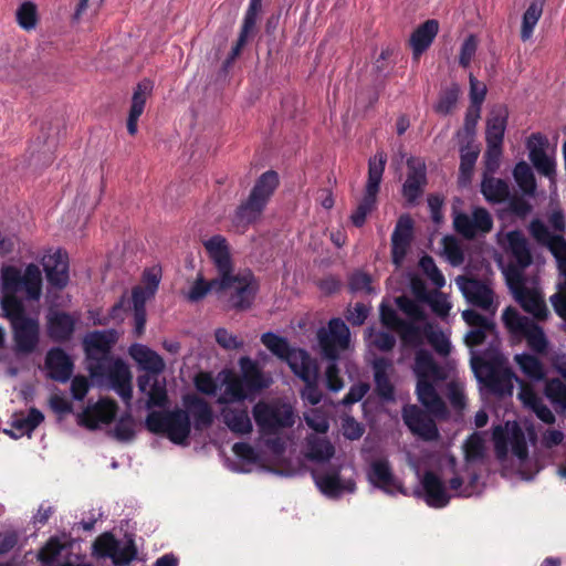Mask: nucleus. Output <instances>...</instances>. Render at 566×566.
Here are the masks:
<instances>
[{
  "instance_id": "obj_51",
  "label": "nucleus",
  "mask_w": 566,
  "mask_h": 566,
  "mask_svg": "<svg viewBox=\"0 0 566 566\" xmlns=\"http://www.w3.org/2000/svg\"><path fill=\"white\" fill-rule=\"evenodd\" d=\"M15 14L17 21L23 30L30 31L35 29L39 21V14L34 2H22Z\"/></svg>"
},
{
  "instance_id": "obj_35",
  "label": "nucleus",
  "mask_w": 566,
  "mask_h": 566,
  "mask_svg": "<svg viewBox=\"0 0 566 566\" xmlns=\"http://www.w3.org/2000/svg\"><path fill=\"white\" fill-rule=\"evenodd\" d=\"M439 31L437 20H427L419 25L411 34L409 44L413 60L418 61L421 54L428 50Z\"/></svg>"
},
{
  "instance_id": "obj_7",
  "label": "nucleus",
  "mask_w": 566,
  "mask_h": 566,
  "mask_svg": "<svg viewBox=\"0 0 566 566\" xmlns=\"http://www.w3.org/2000/svg\"><path fill=\"white\" fill-rule=\"evenodd\" d=\"M117 333L113 329L93 332L85 336L84 347L91 377L102 387L114 390L124 401L132 398L133 375L129 366L119 358L109 356Z\"/></svg>"
},
{
  "instance_id": "obj_15",
  "label": "nucleus",
  "mask_w": 566,
  "mask_h": 566,
  "mask_svg": "<svg viewBox=\"0 0 566 566\" xmlns=\"http://www.w3.org/2000/svg\"><path fill=\"white\" fill-rule=\"evenodd\" d=\"M261 340L271 353L285 360L292 371L302 380L313 379L318 374L317 363L304 349L291 348L285 338L265 333Z\"/></svg>"
},
{
  "instance_id": "obj_44",
  "label": "nucleus",
  "mask_w": 566,
  "mask_h": 566,
  "mask_svg": "<svg viewBox=\"0 0 566 566\" xmlns=\"http://www.w3.org/2000/svg\"><path fill=\"white\" fill-rule=\"evenodd\" d=\"M390 364L385 359H377L374 361L376 389L378 394L387 400L392 399L394 395V387L387 376Z\"/></svg>"
},
{
  "instance_id": "obj_47",
  "label": "nucleus",
  "mask_w": 566,
  "mask_h": 566,
  "mask_svg": "<svg viewBox=\"0 0 566 566\" xmlns=\"http://www.w3.org/2000/svg\"><path fill=\"white\" fill-rule=\"evenodd\" d=\"M543 6L542 2H532L531 6L523 14L521 39L527 41L532 38L533 31L542 17Z\"/></svg>"
},
{
  "instance_id": "obj_8",
  "label": "nucleus",
  "mask_w": 566,
  "mask_h": 566,
  "mask_svg": "<svg viewBox=\"0 0 566 566\" xmlns=\"http://www.w3.org/2000/svg\"><path fill=\"white\" fill-rule=\"evenodd\" d=\"M395 303L406 314L409 322L401 321L397 312L385 303L380 306V317L385 326L399 333L405 345L418 346L424 336L438 354L447 356L450 353L449 335L426 321L418 302L399 296L395 298Z\"/></svg>"
},
{
  "instance_id": "obj_19",
  "label": "nucleus",
  "mask_w": 566,
  "mask_h": 566,
  "mask_svg": "<svg viewBox=\"0 0 566 566\" xmlns=\"http://www.w3.org/2000/svg\"><path fill=\"white\" fill-rule=\"evenodd\" d=\"M455 283L468 303L493 316L499 308V300L489 281L459 276Z\"/></svg>"
},
{
  "instance_id": "obj_49",
  "label": "nucleus",
  "mask_w": 566,
  "mask_h": 566,
  "mask_svg": "<svg viewBox=\"0 0 566 566\" xmlns=\"http://www.w3.org/2000/svg\"><path fill=\"white\" fill-rule=\"evenodd\" d=\"M514 179L525 195H533L536 188L535 178L531 167L525 163H518L513 171Z\"/></svg>"
},
{
  "instance_id": "obj_50",
  "label": "nucleus",
  "mask_w": 566,
  "mask_h": 566,
  "mask_svg": "<svg viewBox=\"0 0 566 566\" xmlns=\"http://www.w3.org/2000/svg\"><path fill=\"white\" fill-rule=\"evenodd\" d=\"M304 421L310 429L314 431L313 434H326L329 429V421L327 415L318 409H310L303 415Z\"/></svg>"
},
{
  "instance_id": "obj_20",
  "label": "nucleus",
  "mask_w": 566,
  "mask_h": 566,
  "mask_svg": "<svg viewBox=\"0 0 566 566\" xmlns=\"http://www.w3.org/2000/svg\"><path fill=\"white\" fill-rule=\"evenodd\" d=\"M344 469L345 467L340 464L313 471L315 484L326 497L338 499L355 492L356 483L353 474H343Z\"/></svg>"
},
{
  "instance_id": "obj_58",
  "label": "nucleus",
  "mask_w": 566,
  "mask_h": 566,
  "mask_svg": "<svg viewBox=\"0 0 566 566\" xmlns=\"http://www.w3.org/2000/svg\"><path fill=\"white\" fill-rule=\"evenodd\" d=\"M303 381L305 382V387L301 391V398L313 406L317 405L323 396L317 386L318 374L315 375V378Z\"/></svg>"
},
{
  "instance_id": "obj_13",
  "label": "nucleus",
  "mask_w": 566,
  "mask_h": 566,
  "mask_svg": "<svg viewBox=\"0 0 566 566\" xmlns=\"http://www.w3.org/2000/svg\"><path fill=\"white\" fill-rule=\"evenodd\" d=\"M239 365L241 375L224 370L218 376L221 385L218 398L220 403L243 401L272 384L271 376L263 374L251 358L241 357Z\"/></svg>"
},
{
  "instance_id": "obj_42",
  "label": "nucleus",
  "mask_w": 566,
  "mask_h": 566,
  "mask_svg": "<svg viewBox=\"0 0 566 566\" xmlns=\"http://www.w3.org/2000/svg\"><path fill=\"white\" fill-rule=\"evenodd\" d=\"M261 10V2H251L243 21L240 36L235 46L231 51V60H234L241 52L248 41L249 35L253 32L258 14Z\"/></svg>"
},
{
  "instance_id": "obj_17",
  "label": "nucleus",
  "mask_w": 566,
  "mask_h": 566,
  "mask_svg": "<svg viewBox=\"0 0 566 566\" xmlns=\"http://www.w3.org/2000/svg\"><path fill=\"white\" fill-rule=\"evenodd\" d=\"M147 428L155 433H165L175 444L185 446L190 434V419L185 410L153 411L146 419Z\"/></svg>"
},
{
  "instance_id": "obj_53",
  "label": "nucleus",
  "mask_w": 566,
  "mask_h": 566,
  "mask_svg": "<svg viewBox=\"0 0 566 566\" xmlns=\"http://www.w3.org/2000/svg\"><path fill=\"white\" fill-rule=\"evenodd\" d=\"M460 95V88L458 85H452L441 93L438 103L434 106L437 113L447 115L455 106Z\"/></svg>"
},
{
  "instance_id": "obj_29",
  "label": "nucleus",
  "mask_w": 566,
  "mask_h": 566,
  "mask_svg": "<svg viewBox=\"0 0 566 566\" xmlns=\"http://www.w3.org/2000/svg\"><path fill=\"white\" fill-rule=\"evenodd\" d=\"M412 234V223L409 217H401L391 235L392 262L400 268L408 253Z\"/></svg>"
},
{
  "instance_id": "obj_59",
  "label": "nucleus",
  "mask_w": 566,
  "mask_h": 566,
  "mask_svg": "<svg viewBox=\"0 0 566 566\" xmlns=\"http://www.w3.org/2000/svg\"><path fill=\"white\" fill-rule=\"evenodd\" d=\"M478 49V39L474 35L468 36L460 50L459 63L463 67H468L473 60Z\"/></svg>"
},
{
  "instance_id": "obj_45",
  "label": "nucleus",
  "mask_w": 566,
  "mask_h": 566,
  "mask_svg": "<svg viewBox=\"0 0 566 566\" xmlns=\"http://www.w3.org/2000/svg\"><path fill=\"white\" fill-rule=\"evenodd\" d=\"M514 360L523 374L532 380L539 381L545 378L544 366L536 357L524 353L515 355Z\"/></svg>"
},
{
  "instance_id": "obj_2",
  "label": "nucleus",
  "mask_w": 566,
  "mask_h": 566,
  "mask_svg": "<svg viewBox=\"0 0 566 566\" xmlns=\"http://www.w3.org/2000/svg\"><path fill=\"white\" fill-rule=\"evenodd\" d=\"M252 415L265 450L256 451L245 442L234 443L232 451L240 462L231 467L235 472L248 473L254 467L281 463L286 447V440L281 434L292 428L296 420L293 406L280 399L256 402Z\"/></svg>"
},
{
  "instance_id": "obj_4",
  "label": "nucleus",
  "mask_w": 566,
  "mask_h": 566,
  "mask_svg": "<svg viewBox=\"0 0 566 566\" xmlns=\"http://www.w3.org/2000/svg\"><path fill=\"white\" fill-rule=\"evenodd\" d=\"M463 451L465 470L450 480L449 489L441 478L431 471L421 475V465L408 454V462L420 480L423 499L429 506L441 509L450 502L452 496L470 497L481 493L480 476L472 465L482 461L485 455L486 444L483 433H472L464 442Z\"/></svg>"
},
{
  "instance_id": "obj_46",
  "label": "nucleus",
  "mask_w": 566,
  "mask_h": 566,
  "mask_svg": "<svg viewBox=\"0 0 566 566\" xmlns=\"http://www.w3.org/2000/svg\"><path fill=\"white\" fill-rule=\"evenodd\" d=\"M482 193L489 201L501 202L509 196V186L501 179L484 177Z\"/></svg>"
},
{
  "instance_id": "obj_57",
  "label": "nucleus",
  "mask_w": 566,
  "mask_h": 566,
  "mask_svg": "<svg viewBox=\"0 0 566 566\" xmlns=\"http://www.w3.org/2000/svg\"><path fill=\"white\" fill-rule=\"evenodd\" d=\"M214 337L218 345L227 350L239 349L243 346V342L226 328L216 329Z\"/></svg>"
},
{
  "instance_id": "obj_34",
  "label": "nucleus",
  "mask_w": 566,
  "mask_h": 566,
  "mask_svg": "<svg viewBox=\"0 0 566 566\" xmlns=\"http://www.w3.org/2000/svg\"><path fill=\"white\" fill-rule=\"evenodd\" d=\"M221 418L228 429L238 434H250L253 430L252 420L245 407L226 406L221 409Z\"/></svg>"
},
{
  "instance_id": "obj_56",
  "label": "nucleus",
  "mask_w": 566,
  "mask_h": 566,
  "mask_svg": "<svg viewBox=\"0 0 566 566\" xmlns=\"http://www.w3.org/2000/svg\"><path fill=\"white\" fill-rule=\"evenodd\" d=\"M367 340L369 345H373L382 352L390 350L396 344V339L392 334L374 329L368 331Z\"/></svg>"
},
{
  "instance_id": "obj_32",
  "label": "nucleus",
  "mask_w": 566,
  "mask_h": 566,
  "mask_svg": "<svg viewBox=\"0 0 566 566\" xmlns=\"http://www.w3.org/2000/svg\"><path fill=\"white\" fill-rule=\"evenodd\" d=\"M153 87L154 85L151 81L144 80L138 83L133 93L132 105L127 118V130L130 135L137 134V123L140 115L144 113L146 101L150 96Z\"/></svg>"
},
{
  "instance_id": "obj_23",
  "label": "nucleus",
  "mask_w": 566,
  "mask_h": 566,
  "mask_svg": "<svg viewBox=\"0 0 566 566\" xmlns=\"http://www.w3.org/2000/svg\"><path fill=\"white\" fill-rule=\"evenodd\" d=\"M367 479L371 485L388 495L406 494L402 481L394 474L386 459L371 461L367 471Z\"/></svg>"
},
{
  "instance_id": "obj_61",
  "label": "nucleus",
  "mask_w": 566,
  "mask_h": 566,
  "mask_svg": "<svg viewBox=\"0 0 566 566\" xmlns=\"http://www.w3.org/2000/svg\"><path fill=\"white\" fill-rule=\"evenodd\" d=\"M478 154H479V151L474 147L468 146V147L461 149L460 170H461L462 179H465L469 177V175L474 166V163L478 158Z\"/></svg>"
},
{
  "instance_id": "obj_14",
  "label": "nucleus",
  "mask_w": 566,
  "mask_h": 566,
  "mask_svg": "<svg viewBox=\"0 0 566 566\" xmlns=\"http://www.w3.org/2000/svg\"><path fill=\"white\" fill-rule=\"evenodd\" d=\"M317 339L323 357L329 361L325 370L326 386L331 391L338 392L344 388V381L336 361L339 353L349 346V329L342 319L333 318L327 327L318 329Z\"/></svg>"
},
{
  "instance_id": "obj_16",
  "label": "nucleus",
  "mask_w": 566,
  "mask_h": 566,
  "mask_svg": "<svg viewBox=\"0 0 566 566\" xmlns=\"http://www.w3.org/2000/svg\"><path fill=\"white\" fill-rule=\"evenodd\" d=\"M277 186L279 175L276 171L263 172L255 181L247 202L238 208L234 222L238 226H245L256 221Z\"/></svg>"
},
{
  "instance_id": "obj_33",
  "label": "nucleus",
  "mask_w": 566,
  "mask_h": 566,
  "mask_svg": "<svg viewBox=\"0 0 566 566\" xmlns=\"http://www.w3.org/2000/svg\"><path fill=\"white\" fill-rule=\"evenodd\" d=\"M43 420V413L35 408H31L27 412H17L12 416L11 429L6 430V433L14 439H19L24 436L30 437Z\"/></svg>"
},
{
  "instance_id": "obj_28",
  "label": "nucleus",
  "mask_w": 566,
  "mask_h": 566,
  "mask_svg": "<svg viewBox=\"0 0 566 566\" xmlns=\"http://www.w3.org/2000/svg\"><path fill=\"white\" fill-rule=\"evenodd\" d=\"M403 421L410 431L426 440H433L438 437L434 421L429 418L417 406H407L402 411Z\"/></svg>"
},
{
  "instance_id": "obj_40",
  "label": "nucleus",
  "mask_w": 566,
  "mask_h": 566,
  "mask_svg": "<svg viewBox=\"0 0 566 566\" xmlns=\"http://www.w3.org/2000/svg\"><path fill=\"white\" fill-rule=\"evenodd\" d=\"M518 398L523 406L532 410L543 422L553 423L555 421L554 413L530 385L521 382Z\"/></svg>"
},
{
  "instance_id": "obj_54",
  "label": "nucleus",
  "mask_w": 566,
  "mask_h": 566,
  "mask_svg": "<svg viewBox=\"0 0 566 566\" xmlns=\"http://www.w3.org/2000/svg\"><path fill=\"white\" fill-rule=\"evenodd\" d=\"M546 397L562 409H566V385L559 379H552L545 386Z\"/></svg>"
},
{
  "instance_id": "obj_37",
  "label": "nucleus",
  "mask_w": 566,
  "mask_h": 566,
  "mask_svg": "<svg viewBox=\"0 0 566 566\" xmlns=\"http://www.w3.org/2000/svg\"><path fill=\"white\" fill-rule=\"evenodd\" d=\"M182 403L188 416L193 418L197 429L209 427L213 419L212 409L209 403L195 394L185 395Z\"/></svg>"
},
{
  "instance_id": "obj_48",
  "label": "nucleus",
  "mask_w": 566,
  "mask_h": 566,
  "mask_svg": "<svg viewBox=\"0 0 566 566\" xmlns=\"http://www.w3.org/2000/svg\"><path fill=\"white\" fill-rule=\"evenodd\" d=\"M209 292L216 294L230 292L231 295L233 293V289H213L212 280L210 282H206L202 275H198L197 280L187 292L186 297L190 302H198L202 300Z\"/></svg>"
},
{
  "instance_id": "obj_30",
  "label": "nucleus",
  "mask_w": 566,
  "mask_h": 566,
  "mask_svg": "<svg viewBox=\"0 0 566 566\" xmlns=\"http://www.w3.org/2000/svg\"><path fill=\"white\" fill-rule=\"evenodd\" d=\"M411 290L418 301L429 304L432 312L441 318H446L452 307L448 296L441 292H428L424 284L416 279H410Z\"/></svg>"
},
{
  "instance_id": "obj_26",
  "label": "nucleus",
  "mask_w": 566,
  "mask_h": 566,
  "mask_svg": "<svg viewBox=\"0 0 566 566\" xmlns=\"http://www.w3.org/2000/svg\"><path fill=\"white\" fill-rule=\"evenodd\" d=\"M50 284L63 289L69 283V258L61 249H49L41 259Z\"/></svg>"
},
{
  "instance_id": "obj_31",
  "label": "nucleus",
  "mask_w": 566,
  "mask_h": 566,
  "mask_svg": "<svg viewBox=\"0 0 566 566\" xmlns=\"http://www.w3.org/2000/svg\"><path fill=\"white\" fill-rule=\"evenodd\" d=\"M546 139L541 135H533L527 142L530 159L538 172L548 178L555 175V160L545 150Z\"/></svg>"
},
{
  "instance_id": "obj_38",
  "label": "nucleus",
  "mask_w": 566,
  "mask_h": 566,
  "mask_svg": "<svg viewBox=\"0 0 566 566\" xmlns=\"http://www.w3.org/2000/svg\"><path fill=\"white\" fill-rule=\"evenodd\" d=\"M75 318L66 313L50 311L46 328L50 337L56 342L69 339L74 331Z\"/></svg>"
},
{
  "instance_id": "obj_3",
  "label": "nucleus",
  "mask_w": 566,
  "mask_h": 566,
  "mask_svg": "<svg viewBox=\"0 0 566 566\" xmlns=\"http://www.w3.org/2000/svg\"><path fill=\"white\" fill-rule=\"evenodd\" d=\"M462 318L472 327L464 337L469 347L473 348L491 338L490 348L485 353L471 350L470 363L475 378L483 389L493 395L512 396L514 381H517V378L509 368L507 360L497 350V339L492 319L474 310L463 311Z\"/></svg>"
},
{
  "instance_id": "obj_43",
  "label": "nucleus",
  "mask_w": 566,
  "mask_h": 566,
  "mask_svg": "<svg viewBox=\"0 0 566 566\" xmlns=\"http://www.w3.org/2000/svg\"><path fill=\"white\" fill-rule=\"evenodd\" d=\"M69 539L65 536L52 537L46 545L40 551L39 559L43 564H53L60 562L61 557L69 553Z\"/></svg>"
},
{
  "instance_id": "obj_36",
  "label": "nucleus",
  "mask_w": 566,
  "mask_h": 566,
  "mask_svg": "<svg viewBox=\"0 0 566 566\" xmlns=\"http://www.w3.org/2000/svg\"><path fill=\"white\" fill-rule=\"evenodd\" d=\"M408 176L402 187L405 198L413 202L419 198L426 182V166L420 159L408 160Z\"/></svg>"
},
{
  "instance_id": "obj_21",
  "label": "nucleus",
  "mask_w": 566,
  "mask_h": 566,
  "mask_svg": "<svg viewBox=\"0 0 566 566\" xmlns=\"http://www.w3.org/2000/svg\"><path fill=\"white\" fill-rule=\"evenodd\" d=\"M506 122L507 109L505 107L497 106L490 112L485 132L488 143L486 168L490 171H494L499 166Z\"/></svg>"
},
{
  "instance_id": "obj_25",
  "label": "nucleus",
  "mask_w": 566,
  "mask_h": 566,
  "mask_svg": "<svg viewBox=\"0 0 566 566\" xmlns=\"http://www.w3.org/2000/svg\"><path fill=\"white\" fill-rule=\"evenodd\" d=\"M453 224L455 230L465 238H474L491 231L493 220L483 208H475L472 214L454 213Z\"/></svg>"
},
{
  "instance_id": "obj_12",
  "label": "nucleus",
  "mask_w": 566,
  "mask_h": 566,
  "mask_svg": "<svg viewBox=\"0 0 566 566\" xmlns=\"http://www.w3.org/2000/svg\"><path fill=\"white\" fill-rule=\"evenodd\" d=\"M128 354L145 374L138 376L137 386L147 397V407H163L167 402L166 381L160 376L165 361L159 354L143 344H133Z\"/></svg>"
},
{
  "instance_id": "obj_60",
  "label": "nucleus",
  "mask_w": 566,
  "mask_h": 566,
  "mask_svg": "<svg viewBox=\"0 0 566 566\" xmlns=\"http://www.w3.org/2000/svg\"><path fill=\"white\" fill-rule=\"evenodd\" d=\"M195 386L198 391L213 396L218 389V381L209 373H199L195 377Z\"/></svg>"
},
{
  "instance_id": "obj_64",
  "label": "nucleus",
  "mask_w": 566,
  "mask_h": 566,
  "mask_svg": "<svg viewBox=\"0 0 566 566\" xmlns=\"http://www.w3.org/2000/svg\"><path fill=\"white\" fill-rule=\"evenodd\" d=\"M486 93V87L483 83L478 81L473 75H470V98L471 105L481 106Z\"/></svg>"
},
{
  "instance_id": "obj_52",
  "label": "nucleus",
  "mask_w": 566,
  "mask_h": 566,
  "mask_svg": "<svg viewBox=\"0 0 566 566\" xmlns=\"http://www.w3.org/2000/svg\"><path fill=\"white\" fill-rule=\"evenodd\" d=\"M442 253L447 261L454 266L460 265L464 260L461 244L453 237H444L442 239Z\"/></svg>"
},
{
  "instance_id": "obj_18",
  "label": "nucleus",
  "mask_w": 566,
  "mask_h": 566,
  "mask_svg": "<svg viewBox=\"0 0 566 566\" xmlns=\"http://www.w3.org/2000/svg\"><path fill=\"white\" fill-rule=\"evenodd\" d=\"M386 161L387 156L384 151H378L368 161V179L365 186V192L357 208L350 216L352 222L356 227L363 226L367 216L376 207L377 195L379 192Z\"/></svg>"
},
{
  "instance_id": "obj_63",
  "label": "nucleus",
  "mask_w": 566,
  "mask_h": 566,
  "mask_svg": "<svg viewBox=\"0 0 566 566\" xmlns=\"http://www.w3.org/2000/svg\"><path fill=\"white\" fill-rule=\"evenodd\" d=\"M114 434L120 441L130 440L135 434L133 419L130 417L122 418L114 429Z\"/></svg>"
},
{
  "instance_id": "obj_24",
  "label": "nucleus",
  "mask_w": 566,
  "mask_h": 566,
  "mask_svg": "<svg viewBox=\"0 0 566 566\" xmlns=\"http://www.w3.org/2000/svg\"><path fill=\"white\" fill-rule=\"evenodd\" d=\"M94 551L101 557L112 558L115 565L128 564L136 556V549L130 539L119 542L107 533L95 541Z\"/></svg>"
},
{
  "instance_id": "obj_39",
  "label": "nucleus",
  "mask_w": 566,
  "mask_h": 566,
  "mask_svg": "<svg viewBox=\"0 0 566 566\" xmlns=\"http://www.w3.org/2000/svg\"><path fill=\"white\" fill-rule=\"evenodd\" d=\"M304 453L308 460L323 463L333 458L335 448L326 434H310L305 440Z\"/></svg>"
},
{
  "instance_id": "obj_6",
  "label": "nucleus",
  "mask_w": 566,
  "mask_h": 566,
  "mask_svg": "<svg viewBox=\"0 0 566 566\" xmlns=\"http://www.w3.org/2000/svg\"><path fill=\"white\" fill-rule=\"evenodd\" d=\"M494 453L504 474H515L530 481L542 470L538 458L531 454L530 447L536 442L532 426L506 421L492 429Z\"/></svg>"
},
{
  "instance_id": "obj_9",
  "label": "nucleus",
  "mask_w": 566,
  "mask_h": 566,
  "mask_svg": "<svg viewBox=\"0 0 566 566\" xmlns=\"http://www.w3.org/2000/svg\"><path fill=\"white\" fill-rule=\"evenodd\" d=\"M497 242L502 249L512 258V263L506 268L499 259L507 283L521 306L536 318H545L547 307L543 295L536 289H527L524 285L522 270L531 264L532 255L525 237L520 231L500 233Z\"/></svg>"
},
{
  "instance_id": "obj_5",
  "label": "nucleus",
  "mask_w": 566,
  "mask_h": 566,
  "mask_svg": "<svg viewBox=\"0 0 566 566\" xmlns=\"http://www.w3.org/2000/svg\"><path fill=\"white\" fill-rule=\"evenodd\" d=\"M413 373L417 377V396L426 409L434 416H444L446 403L438 394L443 381L447 382V396L450 403L462 409L465 406L464 382L458 376L454 361L447 360L438 365L430 353L420 349L416 354Z\"/></svg>"
},
{
  "instance_id": "obj_1",
  "label": "nucleus",
  "mask_w": 566,
  "mask_h": 566,
  "mask_svg": "<svg viewBox=\"0 0 566 566\" xmlns=\"http://www.w3.org/2000/svg\"><path fill=\"white\" fill-rule=\"evenodd\" d=\"M1 307L11 323L15 349L19 353H32L39 344L40 324L36 315L27 314L24 300H40L42 273L35 264H29L23 270L7 266L1 271Z\"/></svg>"
},
{
  "instance_id": "obj_22",
  "label": "nucleus",
  "mask_w": 566,
  "mask_h": 566,
  "mask_svg": "<svg viewBox=\"0 0 566 566\" xmlns=\"http://www.w3.org/2000/svg\"><path fill=\"white\" fill-rule=\"evenodd\" d=\"M502 318L507 329L516 336L525 337L527 345L533 350L543 353L546 349L547 340L545 334L533 321L521 316L513 307H507Z\"/></svg>"
},
{
  "instance_id": "obj_11",
  "label": "nucleus",
  "mask_w": 566,
  "mask_h": 566,
  "mask_svg": "<svg viewBox=\"0 0 566 566\" xmlns=\"http://www.w3.org/2000/svg\"><path fill=\"white\" fill-rule=\"evenodd\" d=\"M549 222L554 232L539 220L532 221L530 232L538 243L549 249L556 260L559 272L558 292L551 297V302L556 313L566 322V240L560 234L565 221L560 213L555 212Z\"/></svg>"
},
{
  "instance_id": "obj_55",
  "label": "nucleus",
  "mask_w": 566,
  "mask_h": 566,
  "mask_svg": "<svg viewBox=\"0 0 566 566\" xmlns=\"http://www.w3.org/2000/svg\"><path fill=\"white\" fill-rule=\"evenodd\" d=\"M419 265L422 272L427 275V277L437 289H441L444 286L446 279L441 271L437 268L432 258L428 255L422 256L419 261Z\"/></svg>"
},
{
  "instance_id": "obj_41",
  "label": "nucleus",
  "mask_w": 566,
  "mask_h": 566,
  "mask_svg": "<svg viewBox=\"0 0 566 566\" xmlns=\"http://www.w3.org/2000/svg\"><path fill=\"white\" fill-rule=\"evenodd\" d=\"M49 376L59 381H66L73 370L70 357L60 348L51 349L45 359Z\"/></svg>"
},
{
  "instance_id": "obj_27",
  "label": "nucleus",
  "mask_w": 566,
  "mask_h": 566,
  "mask_svg": "<svg viewBox=\"0 0 566 566\" xmlns=\"http://www.w3.org/2000/svg\"><path fill=\"white\" fill-rule=\"evenodd\" d=\"M117 406L113 400L102 398L95 403L88 405L78 415V422L88 428L97 429L111 423L116 416Z\"/></svg>"
},
{
  "instance_id": "obj_62",
  "label": "nucleus",
  "mask_w": 566,
  "mask_h": 566,
  "mask_svg": "<svg viewBox=\"0 0 566 566\" xmlns=\"http://www.w3.org/2000/svg\"><path fill=\"white\" fill-rule=\"evenodd\" d=\"M342 432L349 440H357L364 433V427L353 417L346 416L342 420Z\"/></svg>"
},
{
  "instance_id": "obj_10",
  "label": "nucleus",
  "mask_w": 566,
  "mask_h": 566,
  "mask_svg": "<svg viewBox=\"0 0 566 566\" xmlns=\"http://www.w3.org/2000/svg\"><path fill=\"white\" fill-rule=\"evenodd\" d=\"M210 262L218 272L212 280L213 289H233L230 302L232 306L248 307L256 292V283L251 272L232 275L233 264L230 247L222 235H213L202 242Z\"/></svg>"
}]
</instances>
